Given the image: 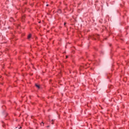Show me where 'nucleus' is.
Here are the masks:
<instances>
[{
	"label": "nucleus",
	"mask_w": 129,
	"mask_h": 129,
	"mask_svg": "<svg viewBox=\"0 0 129 129\" xmlns=\"http://www.w3.org/2000/svg\"><path fill=\"white\" fill-rule=\"evenodd\" d=\"M35 86L36 87H37V88H38V89H40V86L38 84H35Z\"/></svg>",
	"instance_id": "1"
},
{
	"label": "nucleus",
	"mask_w": 129,
	"mask_h": 129,
	"mask_svg": "<svg viewBox=\"0 0 129 129\" xmlns=\"http://www.w3.org/2000/svg\"><path fill=\"white\" fill-rule=\"evenodd\" d=\"M31 34H29L28 36V39H30V38H31Z\"/></svg>",
	"instance_id": "2"
},
{
	"label": "nucleus",
	"mask_w": 129,
	"mask_h": 129,
	"mask_svg": "<svg viewBox=\"0 0 129 129\" xmlns=\"http://www.w3.org/2000/svg\"><path fill=\"white\" fill-rule=\"evenodd\" d=\"M51 121H52V124H54V122H53L54 120H53V119L51 120Z\"/></svg>",
	"instance_id": "3"
},
{
	"label": "nucleus",
	"mask_w": 129,
	"mask_h": 129,
	"mask_svg": "<svg viewBox=\"0 0 129 129\" xmlns=\"http://www.w3.org/2000/svg\"><path fill=\"white\" fill-rule=\"evenodd\" d=\"M47 127H50V125H48Z\"/></svg>",
	"instance_id": "4"
},
{
	"label": "nucleus",
	"mask_w": 129,
	"mask_h": 129,
	"mask_svg": "<svg viewBox=\"0 0 129 129\" xmlns=\"http://www.w3.org/2000/svg\"><path fill=\"white\" fill-rule=\"evenodd\" d=\"M65 25H66V23H64V26H65Z\"/></svg>",
	"instance_id": "5"
},
{
	"label": "nucleus",
	"mask_w": 129,
	"mask_h": 129,
	"mask_svg": "<svg viewBox=\"0 0 129 129\" xmlns=\"http://www.w3.org/2000/svg\"><path fill=\"white\" fill-rule=\"evenodd\" d=\"M98 36H99V35H96V37H98Z\"/></svg>",
	"instance_id": "6"
},
{
	"label": "nucleus",
	"mask_w": 129,
	"mask_h": 129,
	"mask_svg": "<svg viewBox=\"0 0 129 129\" xmlns=\"http://www.w3.org/2000/svg\"><path fill=\"white\" fill-rule=\"evenodd\" d=\"M49 6V5H46V7H48Z\"/></svg>",
	"instance_id": "7"
},
{
	"label": "nucleus",
	"mask_w": 129,
	"mask_h": 129,
	"mask_svg": "<svg viewBox=\"0 0 129 129\" xmlns=\"http://www.w3.org/2000/svg\"><path fill=\"white\" fill-rule=\"evenodd\" d=\"M66 58H68V56H66Z\"/></svg>",
	"instance_id": "8"
},
{
	"label": "nucleus",
	"mask_w": 129,
	"mask_h": 129,
	"mask_svg": "<svg viewBox=\"0 0 129 129\" xmlns=\"http://www.w3.org/2000/svg\"><path fill=\"white\" fill-rule=\"evenodd\" d=\"M42 123H43V124H44V122H42Z\"/></svg>",
	"instance_id": "9"
},
{
	"label": "nucleus",
	"mask_w": 129,
	"mask_h": 129,
	"mask_svg": "<svg viewBox=\"0 0 129 129\" xmlns=\"http://www.w3.org/2000/svg\"><path fill=\"white\" fill-rule=\"evenodd\" d=\"M20 128H22V127H20Z\"/></svg>",
	"instance_id": "10"
},
{
	"label": "nucleus",
	"mask_w": 129,
	"mask_h": 129,
	"mask_svg": "<svg viewBox=\"0 0 129 129\" xmlns=\"http://www.w3.org/2000/svg\"><path fill=\"white\" fill-rule=\"evenodd\" d=\"M39 23H41V22H39Z\"/></svg>",
	"instance_id": "11"
}]
</instances>
